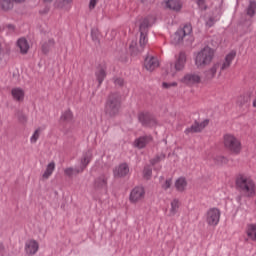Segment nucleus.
Here are the masks:
<instances>
[{
  "label": "nucleus",
  "mask_w": 256,
  "mask_h": 256,
  "mask_svg": "<svg viewBox=\"0 0 256 256\" xmlns=\"http://www.w3.org/2000/svg\"><path fill=\"white\" fill-rule=\"evenodd\" d=\"M236 189L243 193L244 197H255L256 185L252 177L240 174L236 177Z\"/></svg>",
  "instance_id": "f257e3e1"
},
{
  "label": "nucleus",
  "mask_w": 256,
  "mask_h": 256,
  "mask_svg": "<svg viewBox=\"0 0 256 256\" xmlns=\"http://www.w3.org/2000/svg\"><path fill=\"white\" fill-rule=\"evenodd\" d=\"M213 59H215V49L205 46L195 54L194 63L197 69H205L213 63Z\"/></svg>",
  "instance_id": "f03ea898"
},
{
  "label": "nucleus",
  "mask_w": 256,
  "mask_h": 256,
  "mask_svg": "<svg viewBox=\"0 0 256 256\" xmlns=\"http://www.w3.org/2000/svg\"><path fill=\"white\" fill-rule=\"evenodd\" d=\"M223 145L226 151L232 153V155H239L243 151V145L241 140L231 133L223 135Z\"/></svg>",
  "instance_id": "7ed1b4c3"
},
{
  "label": "nucleus",
  "mask_w": 256,
  "mask_h": 256,
  "mask_svg": "<svg viewBox=\"0 0 256 256\" xmlns=\"http://www.w3.org/2000/svg\"><path fill=\"white\" fill-rule=\"evenodd\" d=\"M119 109H121V100L119 95L111 94L105 105V113L108 117H116L119 115Z\"/></svg>",
  "instance_id": "20e7f679"
},
{
  "label": "nucleus",
  "mask_w": 256,
  "mask_h": 256,
  "mask_svg": "<svg viewBox=\"0 0 256 256\" xmlns=\"http://www.w3.org/2000/svg\"><path fill=\"white\" fill-rule=\"evenodd\" d=\"M205 219L209 227H217L219 225V221H221V210L216 207L208 209L205 214Z\"/></svg>",
  "instance_id": "39448f33"
},
{
  "label": "nucleus",
  "mask_w": 256,
  "mask_h": 256,
  "mask_svg": "<svg viewBox=\"0 0 256 256\" xmlns=\"http://www.w3.org/2000/svg\"><path fill=\"white\" fill-rule=\"evenodd\" d=\"M193 33V27L191 24L184 25L183 28L178 29L172 38V43L174 45H179V43H183V39L185 37H188V35H191Z\"/></svg>",
  "instance_id": "423d86ee"
},
{
  "label": "nucleus",
  "mask_w": 256,
  "mask_h": 256,
  "mask_svg": "<svg viewBox=\"0 0 256 256\" xmlns=\"http://www.w3.org/2000/svg\"><path fill=\"white\" fill-rule=\"evenodd\" d=\"M145 199V188L143 186L134 187L129 195L130 203H139Z\"/></svg>",
  "instance_id": "0eeeda50"
},
{
  "label": "nucleus",
  "mask_w": 256,
  "mask_h": 256,
  "mask_svg": "<svg viewBox=\"0 0 256 256\" xmlns=\"http://www.w3.org/2000/svg\"><path fill=\"white\" fill-rule=\"evenodd\" d=\"M92 160L93 151L87 150L83 152L82 157L80 158V167L76 170V173H83Z\"/></svg>",
  "instance_id": "6e6552de"
},
{
  "label": "nucleus",
  "mask_w": 256,
  "mask_h": 256,
  "mask_svg": "<svg viewBox=\"0 0 256 256\" xmlns=\"http://www.w3.org/2000/svg\"><path fill=\"white\" fill-rule=\"evenodd\" d=\"M180 83L188 85V87H193V85L201 83V76L197 73H188L180 79Z\"/></svg>",
  "instance_id": "1a4fd4ad"
},
{
  "label": "nucleus",
  "mask_w": 256,
  "mask_h": 256,
  "mask_svg": "<svg viewBox=\"0 0 256 256\" xmlns=\"http://www.w3.org/2000/svg\"><path fill=\"white\" fill-rule=\"evenodd\" d=\"M148 42L149 39L147 38V34H145V32H140L139 49L133 47V45L130 46L132 55H139V53H143Z\"/></svg>",
  "instance_id": "9d476101"
},
{
  "label": "nucleus",
  "mask_w": 256,
  "mask_h": 256,
  "mask_svg": "<svg viewBox=\"0 0 256 256\" xmlns=\"http://www.w3.org/2000/svg\"><path fill=\"white\" fill-rule=\"evenodd\" d=\"M209 125V120H204L201 123L195 121L190 127L186 128L184 133L185 135H190V133H201L205 127Z\"/></svg>",
  "instance_id": "9b49d317"
},
{
  "label": "nucleus",
  "mask_w": 256,
  "mask_h": 256,
  "mask_svg": "<svg viewBox=\"0 0 256 256\" xmlns=\"http://www.w3.org/2000/svg\"><path fill=\"white\" fill-rule=\"evenodd\" d=\"M235 57H237V52L233 50L225 56L223 63L220 64L219 77H221V73H223V71L231 67V64L233 63Z\"/></svg>",
  "instance_id": "f8f14e48"
},
{
  "label": "nucleus",
  "mask_w": 256,
  "mask_h": 256,
  "mask_svg": "<svg viewBox=\"0 0 256 256\" xmlns=\"http://www.w3.org/2000/svg\"><path fill=\"white\" fill-rule=\"evenodd\" d=\"M95 77L96 81H98V86L101 87V85H103V81H105L107 77V66L105 64H99L96 67Z\"/></svg>",
  "instance_id": "ddd939ff"
},
{
  "label": "nucleus",
  "mask_w": 256,
  "mask_h": 256,
  "mask_svg": "<svg viewBox=\"0 0 256 256\" xmlns=\"http://www.w3.org/2000/svg\"><path fill=\"white\" fill-rule=\"evenodd\" d=\"M186 63H187V54H185V52H180L178 56H176V61L174 63L175 71H183V69H185Z\"/></svg>",
  "instance_id": "4468645a"
},
{
  "label": "nucleus",
  "mask_w": 256,
  "mask_h": 256,
  "mask_svg": "<svg viewBox=\"0 0 256 256\" xmlns=\"http://www.w3.org/2000/svg\"><path fill=\"white\" fill-rule=\"evenodd\" d=\"M25 252L27 255H35L39 251V242L36 240H28L25 243Z\"/></svg>",
  "instance_id": "2eb2a0df"
},
{
  "label": "nucleus",
  "mask_w": 256,
  "mask_h": 256,
  "mask_svg": "<svg viewBox=\"0 0 256 256\" xmlns=\"http://www.w3.org/2000/svg\"><path fill=\"white\" fill-rule=\"evenodd\" d=\"M144 67L147 71H155L159 67V60L153 56H147L144 61Z\"/></svg>",
  "instance_id": "dca6fc26"
},
{
  "label": "nucleus",
  "mask_w": 256,
  "mask_h": 256,
  "mask_svg": "<svg viewBox=\"0 0 256 256\" xmlns=\"http://www.w3.org/2000/svg\"><path fill=\"white\" fill-rule=\"evenodd\" d=\"M114 177H126L129 174V165L122 163L113 170Z\"/></svg>",
  "instance_id": "f3484780"
},
{
  "label": "nucleus",
  "mask_w": 256,
  "mask_h": 256,
  "mask_svg": "<svg viewBox=\"0 0 256 256\" xmlns=\"http://www.w3.org/2000/svg\"><path fill=\"white\" fill-rule=\"evenodd\" d=\"M109 176L102 174L94 180L95 189H107Z\"/></svg>",
  "instance_id": "a211bd4d"
},
{
  "label": "nucleus",
  "mask_w": 256,
  "mask_h": 256,
  "mask_svg": "<svg viewBox=\"0 0 256 256\" xmlns=\"http://www.w3.org/2000/svg\"><path fill=\"white\" fill-rule=\"evenodd\" d=\"M55 9H63L64 11H70L73 0H55L53 3Z\"/></svg>",
  "instance_id": "6ab92c4d"
},
{
  "label": "nucleus",
  "mask_w": 256,
  "mask_h": 256,
  "mask_svg": "<svg viewBox=\"0 0 256 256\" xmlns=\"http://www.w3.org/2000/svg\"><path fill=\"white\" fill-rule=\"evenodd\" d=\"M151 141H153V137H151V136H142L140 138H137L134 141V145L138 149H144V147H147L148 143H151Z\"/></svg>",
  "instance_id": "aec40b11"
},
{
  "label": "nucleus",
  "mask_w": 256,
  "mask_h": 256,
  "mask_svg": "<svg viewBox=\"0 0 256 256\" xmlns=\"http://www.w3.org/2000/svg\"><path fill=\"white\" fill-rule=\"evenodd\" d=\"M138 119L142 123L143 127H151V125L155 123V120L153 119V117H151V115L147 113H140L138 115Z\"/></svg>",
  "instance_id": "412c9836"
},
{
  "label": "nucleus",
  "mask_w": 256,
  "mask_h": 256,
  "mask_svg": "<svg viewBox=\"0 0 256 256\" xmlns=\"http://www.w3.org/2000/svg\"><path fill=\"white\" fill-rule=\"evenodd\" d=\"M164 4L167 9H171L172 11H181V7H183L179 0H166Z\"/></svg>",
  "instance_id": "4be33fe9"
},
{
  "label": "nucleus",
  "mask_w": 256,
  "mask_h": 256,
  "mask_svg": "<svg viewBox=\"0 0 256 256\" xmlns=\"http://www.w3.org/2000/svg\"><path fill=\"white\" fill-rule=\"evenodd\" d=\"M17 46L20 49L22 55H27L29 53V42L25 38H20L17 41Z\"/></svg>",
  "instance_id": "5701e85b"
},
{
  "label": "nucleus",
  "mask_w": 256,
  "mask_h": 256,
  "mask_svg": "<svg viewBox=\"0 0 256 256\" xmlns=\"http://www.w3.org/2000/svg\"><path fill=\"white\" fill-rule=\"evenodd\" d=\"M175 189L178 193H183L187 189V179L185 177H179L175 181Z\"/></svg>",
  "instance_id": "b1692460"
},
{
  "label": "nucleus",
  "mask_w": 256,
  "mask_h": 256,
  "mask_svg": "<svg viewBox=\"0 0 256 256\" xmlns=\"http://www.w3.org/2000/svg\"><path fill=\"white\" fill-rule=\"evenodd\" d=\"M53 47H55V39L50 38L47 41L42 43L41 45L42 53H44V55H47L49 51L53 49Z\"/></svg>",
  "instance_id": "393cba45"
},
{
  "label": "nucleus",
  "mask_w": 256,
  "mask_h": 256,
  "mask_svg": "<svg viewBox=\"0 0 256 256\" xmlns=\"http://www.w3.org/2000/svg\"><path fill=\"white\" fill-rule=\"evenodd\" d=\"M246 235L251 241H256V223L247 224Z\"/></svg>",
  "instance_id": "a878e982"
},
{
  "label": "nucleus",
  "mask_w": 256,
  "mask_h": 256,
  "mask_svg": "<svg viewBox=\"0 0 256 256\" xmlns=\"http://www.w3.org/2000/svg\"><path fill=\"white\" fill-rule=\"evenodd\" d=\"M11 95L15 101H23L25 98V91L21 88H13L11 90Z\"/></svg>",
  "instance_id": "bb28decb"
},
{
  "label": "nucleus",
  "mask_w": 256,
  "mask_h": 256,
  "mask_svg": "<svg viewBox=\"0 0 256 256\" xmlns=\"http://www.w3.org/2000/svg\"><path fill=\"white\" fill-rule=\"evenodd\" d=\"M245 13L248 17H255L256 15V1L250 0L248 6L245 9Z\"/></svg>",
  "instance_id": "cd10ccee"
},
{
  "label": "nucleus",
  "mask_w": 256,
  "mask_h": 256,
  "mask_svg": "<svg viewBox=\"0 0 256 256\" xmlns=\"http://www.w3.org/2000/svg\"><path fill=\"white\" fill-rule=\"evenodd\" d=\"M219 67H221V63L217 62L213 64V66L206 72L207 79H215V75H217V69H219Z\"/></svg>",
  "instance_id": "c85d7f7f"
},
{
  "label": "nucleus",
  "mask_w": 256,
  "mask_h": 256,
  "mask_svg": "<svg viewBox=\"0 0 256 256\" xmlns=\"http://www.w3.org/2000/svg\"><path fill=\"white\" fill-rule=\"evenodd\" d=\"M170 205V215L173 217L177 215V211H179V207H181V202H179V199H173Z\"/></svg>",
  "instance_id": "c756f323"
},
{
  "label": "nucleus",
  "mask_w": 256,
  "mask_h": 256,
  "mask_svg": "<svg viewBox=\"0 0 256 256\" xmlns=\"http://www.w3.org/2000/svg\"><path fill=\"white\" fill-rule=\"evenodd\" d=\"M13 2L11 0H0V11H11Z\"/></svg>",
  "instance_id": "7c9ffc66"
},
{
  "label": "nucleus",
  "mask_w": 256,
  "mask_h": 256,
  "mask_svg": "<svg viewBox=\"0 0 256 256\" xmlns=\"http://www.w3.org/2000/svg\"><path fill=\"white\" fill-rule=\"evenodd\" d=\"M53 171H55V162H50L42 175L43 179H49V176L53 175Z\"/></svg>",
  "instance_id": "2f4dec72"
},
{
  "label": "nucleus",
  "mask_w": 256,
  "mask_h": 256,
  "mask_svg": "<svg viewBox=\"0 0 256 256\" xmlns=\"http://www.w3.org/2000/svg\"><path fill=\"white\" fill-rule=\"evenodd\" d=\"M149 27H151V24L149 22V18H144L143 21L140 24V27H139L140 33L147 34V31H148Z\"/></svg>",
  "instance_id": "473e14b6"
},
{
  "label": "nucleus",
  "mask_w": 256,
  "mask_h": 256,
  "mask_svg": "<svg viewBox=\"0 0 256 256\" xmlns=\"http://www.w3.org/2000/svg\"><path fill=\"white\" fill-rule=\"evenodd\" d=\"M249 103V96L247 95H241L237 99V105L238 107H245Z\"/></svg>",
  "instance_id": "72a5a7b5"
},
{
  "label": "nucleus",
  "mask_w": 256,
  "mask_h": 256,
  "mask_svg": "<svg viewBox=\"0 0 256 256\" xmlns=\"http://www.w3.org/2000/svg\"><path fill=\"white\" fill-rule=\"evenodd\" d=\"M62 121H72L73 120V112L71 110H66L60 117Z\"/></svg>",
  "instance_id": "f704fd0d"
},
{
  "label": "nucleus",
  "mask_w": 256,
  "mask_h": 256,
  "mask_svg": "<svg viewBox=\"0 0 256 256\" xmlns=\"http://www.w3.org/2000/svg\"><path fill=\"white\" fill-rule=\"evenodd\" d=\"M79 168H73V167H68L66 169H64V174L67 176V177H71L72 175H79V173H77V170Z\"/></svg>",
  "instance_id": "c9c22d12"
},
{
  "label": "nucleus",
  "mask_w": 256,
  "mask_h": 256,
  "mask_svg": "<svg viewBox=\"0 0 256 256\" xmlns=\"http://www.w3.org/2000/svg\"><path fill=\"white\" fill-rule=\"evenodd\" d=\"M41 131L40 128L36 129L33 133V135L30 138V143H37L39 139V132Z\"/></svg>",
  "instance_id": "e433bc0d"
},
{
  "label": "nucleus",
  "mask_w": 256,
  "mask_h": 256,
  "mask_svg": "<svg viewBox=\"0 0 256 256\" xmlns=\"http://www.w3.org/2000/svg\"><path fill=\"white\" fill-rule=\"evenodd\" d=\"M143 175L145 179H151V176L153 175V169L145 167L143 170Z\"/></svg>",
  "instance_id": "4c0bfd02"
},
{
  "label": "nucleus",
  "mask_w": 256,
  "mask_h": 256,
  "mask_svg": "<svg viewBox=\"0 0 256 256\" xmlns=\"http://www.w3.org/2000/svg\"><path fill=\"white\" fill-rule=\"evenodd\" d=\"M165 159V154H160L159 156L154 157L150 163L151 165H156V163H160V161H163Z\"/></svg>",
  "instance_id": "58836bf2"
},
{
  "label": "nucleus",
  "mask_w": 256,
  "mask_h": 256,
  "mask_svg": "<svg viewBox=\"0 0 256 256\" xmlns=\"http://www.w3.org/2000/svg\"><path fill=\"white\" fill-rule=\"evenodd\" d=\"M197 5L201 11H207V4L205 0H197Z\"/></svg>",
  "instance_id": "ea45409f"
},
{
  "label": "nucleus",
  "mask_w": 256,
  "mask_h": 256,
  "mask_svg": "<svg viewBox=\"0 0 256 256\" xmlns=\"http://www.w3.org/2000/svg\"><path fill=\"white\" fill-rule=\"evenodd\" d=\"M91 37H92V41H99V30L92 29L91 30Z\"/></svg>",
  "instance_id": "a19ab883"
},
{
  "label": "nucleus",
  "mask_w": 256,
  "mask_h": 256,
  "mask_svg": "<svg viewBox=\"0 0 256 256\" xmlns=\"http://www.w3.org/2000/svg\"><path fill=\"white\" fill-rule=\"evenodd\" d=\"M216 161L218 164L223 165L229 163V160L224 156H218L216 157Z\"/></svg>",
  "instance_id": "79ce46f5"
},
{
  "label": "nucleus",
  "mask_w": 256,
  "mask_h": 256,
  "mask_svg": "<svg viewBox=\"0 0 256 256\" xmlns=\"http://www.w3.org/2000/svg\"><path fill=\"white\" fill-rule=\"evenodd\" d=\"M173 182V180L167 179L164 184H162V189H164V191H167V189H171V183Z\"/></svg>",
  "instance_id": "37998d69"
},
{
  "label": "nucleus",
  "mask_w": 256,
  "mask_h": 256,
  "mask_svg": "<svg viewBox=\"0 0 256 256\" xmlns=\"http://www.w3.org/2000/svg\"><path fill=\"white\" fill-rule=\"evenodd\" d=\"M213 25H215V18L210 17V18L208 19V21H206V26H207V27H213Z\"/></svg>",
  "instance_id": "c03bdc74"
},
{
  "label": "nucleus",
  "mask_w": 256,
  "mask_h": 256,
  "mask_svg": "<svg viewBox=\"0 0 256 256\" xmlns=\"http://www.w3.org/2000/svg\"><path fill=\"white\" fill-rule=\"evenodd\" d=\"M171 86L177 87V83L174 82L172 84H169V83L163 82V84H162V87H164V89H169V87H171Z\"/></svg>",
  "instance_id": "a18cd8bd"
},
{
  "label": "nucleus",
  "mask_w": 256,
  "mask_h": 256,
  "mask_svg": "<svg viewBox=\"0 0 256 256\" xmlns=\"http://www.w3.org/2000/svg\"><path fill=\"white\" fill-rule=\"evenodd\" d=\"M115 85H118L119 87L123 86V79L122 78H117L115 81H114Z\"/></svg>",
  "instance_id": "49530a36"
},
{
  "label": "nucleus",
  "mask_w": 256,
  "mask_h": 256,
  "mask_svg": "<svg viewBox=\"0 0 256 256\" xmlns=\"http://www.w3.org/2000/svg\"><path fill=\"white\" fill-rule=\"evenodd\" d=\"M97 5V0H90L89 9H93Z\"/></svg>",
  "instance_id": "de8ad7c7"
},
{
  "label": "nucleus",
  "mask_w": 256,
  "mask_h": 256,
  "mask_svg": "<svg viewBox=\"0 0 256 256\" xmlns=\"http://www.w3.org/2000/svg\"><path fill=\"white\" fill-rule=\"evenodd\" d=\"M7 29H9L10 31H15V26L13 24H8L6 25Z\"/></svg>",
  "instance_id": "09e8293b"
},
{
  "label": "nucleus",
  "mask_w": 256,
  "mask_h": 256,
  "mask_svg": "<svg viewBox=\"0 0 256 256\" xmlns=\"http://www.w3.org/2000/svg\"><path fill=\"white\" fill-rule=\"evenodd\" d=\"M13 3H25V0H11Z\"/></svg>",
  "instance_id": "8fccbe9b"
},
{
  "label": "nucleus",
  "mask_w": 256,
  "mask_h": 256,
  "mask_svg": "<svg viewBox=\"0 0 256 256\" xmlns=\"http://www.w3.org/2000/svg\"><path fill=\"white\" fill-rule=\"evenodd\" d=\"M252 107H254L256 109V95H255L254 100L252 102Z\"/></svg>",
  "instance_id": "3c124183"
},
{
  "label": "nucleus",
  "mask_w": 256,
  "mask_h": 256,
  "mask_svg": "<svg viewBox=\"0 0 256 256\" xmlns=\"http://www.w3.org/2000/svg\"><path fill=\"white\" fill-rule=\"evenodd\" d=\"M0 251H5V246L0 242Z\"/></svg>",
  "instance_id": "603ef678"
}]
</instances>
